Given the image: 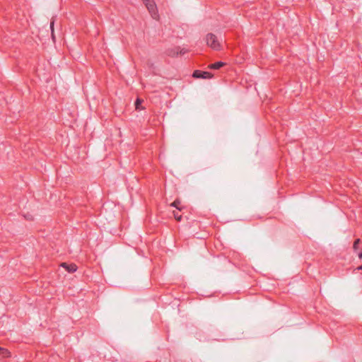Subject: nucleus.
<instances>
[{
    "instance_id": "nucleus-1",
    "label": "nucleus",
    "mask_w": 362,
    "mask_h": 362,
    "mask_svg": "<svg viewBox=\"0 0 362 362\" xmlns=\"http://www.w3.org/2000/svg\"><path fill=\"white\" fill-rule=\"evenodd\" d=\"M206 45L214 50L222 49V45L217 39L216 35L208 34L206 36Z\"/></svg>"
},
{
    "instance_id": "nucleus-2",
    "label": "nucleus",
    "mask_w": 362,
    "mask_h": 362,
    "mask_svg": "<svg viewBox=\"0 0 362 362\" xmlns=\"http://www.w3.org/2000/svg\"><path fill=\"white\" fill-rule=\"evenodd\" d=\"M143 2L144 4H146V6L147 9L148 10V12L150 15L153 17V19H158V8H156V4L153 0H143Z\"/></svg>"
},
{
    "instance_id": "nucleus-3",
    "label": "nucleus",
    "mask_w": 362,
    "mask_h": 362,
    "mask_svg": "<svg viewBox=\"0 0 362 362\" xmlns=\"http://www.w3.org/2000/svg\"><path fill=\"white\" fill-rule=\"evenodd\" d=\"M193 76L197 78L209 79L212 78V74L208 71L195 70Z\"/></svg>"
},
{
    "instance_id": "nucleus-4",
    "label": "nucleus",
    "mask_w": 362,
    "mask_h": 362,
    "mask_svg": "<svg viewBox=\"0 0 362 362\" xmlns=\"http://www.w3.org/2000/svg\"><path fill=\"white\" fill-rule=\"evenodd\" d=\"M62 268L66 269L69 272H75L77 270V266L75 264H67L66 262H63L61 264Z\"/></svg>"
},
{
    "instance_id": "nucleus-5",
    "label": "nucleus",
    "mask_w": 362,
    "mask_h": 362,
    "mask_svg": "<svg viewBox=\"0 0 362 362\" xmlns=\"http://www.w3.org/2000/svg\"><path fill=\"white\" fill-rule=\"evenodd\" d=\"M361 247L362 243H361L360 239H356L354 243V250L356 252H358L359 250L361 251Z\"/></svg>"
},
{
    "instance_id": "nucleus-6",
    "label": "nucleus",
    "mask_w": 362,
    "mask_h": 362,
    "mask_svg": "<svg viewBox=\"0 0 362 362\" xmlns=\"http://www.w3.org/2000/svg\"><path fill=\"white\" fill-rule=\"evenodd\" d=\"M0 356L3 358H8L10 356V352L5 348L0 347Z\"/></svg>"
},
{
    "instance_id": "nucleus-7",
    "label": "nucleus",
    "mask_w": 362,
    "mask_h": 362,
    "mask_svg": "<svg viewBox=\"0 0 362 362\" xmlns=\"http://www.w3.org/2000/svg\"><path fill=\"white\" fill-rule=\"evenodd\" d=\"M224 65V64L222 62H218L216 63H214L211 65H209V68L211 69H219L221 67H222Z\"/></svg>"
},
{
    "instance_id": "nucleus-8",
    "label": "nucleus",
    "mask_w": 362,
    "mask_h": 362,
    "mask_svg": "<svg viewBox=\"0 0 362 362\" xmlns=\"http://www.w3.org/2000/svg\"><path fill=\"white\" fill-rule=\"evenodd\" d=\"M170 206L172 207H175L178 211H182V206H180V201L178 199L175 200L171 203Z\"/></svg>"
},
{
    "instance_id": "nucleus-9",
    "label": "nucleus",
    "mask_w": 362,
    "mask_h": 362,
    "mask_svg": "<svg viewBox=\"0 0 362 362\" xmlns=\"http://www.w3.org/2000/svg\"><path fill=\"white\" fill-rule=\"evenodd\" d=\"M173 217H175L177 221H180L182 220V216L176 211H173Z\"/></svg>"
},
{
    "instance_id": "nucleus-10",
    "label": "nucleus",
    "mask_w": 362,
    "mask_h": 362,
    "mask_svg": "<svg viewBox=\"0 0 362 362\" xmlns=\"http://www.w3.org/2000/svg\"><path fill=\"white\" fill-rule=\"evenodd\" d=\"M141 103H142V100H140V99H137L136 100V103H135V105H136V110H140L141 109Z\"/></svg>"
},
{
    "instance_id": "nucleus-11",
    "label": "nucleus",
    "mask_w": 362,
    "mask_h": 362,
    "mask_svg": "<svg viewBox=\"0 0 362 362\" xmlns=\"http://www.w3.org/2000/svg\"><path fill=\"white\" fill-rule=\"evenodd\" d=\"M53 25H54V22L53 21H52L51 23H50V28H51V30H52V38L54 37V34H53Z\"/></svg>"
},
{
    "instance_id": "nucleus-12",
    "label": "nucleus",
    "mask_w": 362,
    "mask_h": 362,
    "mask_svg": "<svg viewBox=\"0 0 362 362\" xmlns=\"http://www.w3.org/2000/svg\"><path fill=\"white\" fill-rule=\"evenodd\" d=\"M358 257L362 259V246H361V252L358 253Z\"/></svg>"
},
{
    "instance_id": "nucleus-13",
    "label": "nucleus",
    "mask_w": 362,
    "mask_h": 362,
    "mask_svg": "<svg viewBox=\"0 0 362 362\" xmlns=\"http://www.w3.org/2000/svg\"><path fill=\"white\" fill-rule=\"evenodd\" d=\"M357 269H358V270H362V265H361V266H360V267H357Z\"/></svg>"
}]
</instances>
